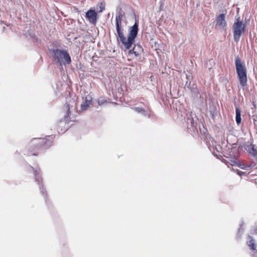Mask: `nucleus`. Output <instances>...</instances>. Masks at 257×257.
<instances>
[{
  "label": "nucleus",
  "mask_w": 257,
  "mask_h": 257,
  "mask_svg": "<svg viewBox=\"0 0 257 257\" xmlns=\"http://www.w3.org/2000/svg\"><path fill=\"white\" fill-rule=\"evenodd\" d=\"M121 14H119L115 17V25L117 33V41L118 43H121L125 49H130L135 42V39L136 38L138 32V24L137 22L135 23L131 28L128 37L126 38L123 32L122 26Z\"/></svg>",
  "instance_id": "f257e3e1"
},
{
  "label": "nucleus",
  "mask_w": 257,
  "mask_h": 257,
  "mask_svg": "<svg viewBox=\"0 0 257 257\" xmlns=\"http://www.w3.org/2000/svg\"><path fill=\"white\" fill-rule=\"evenodd\" d=\"M53 144V141L46 138H34L27 146V155L38 156L42 149L49 148Z\"/></svg>",
  "instance_id": "f03ea898"
},
{
  "label": "nucleus",
  "mask_w": 257,
  "mask_h": 257,
  "mask_svg": "<svg viewBox=\"0 0 257 257\" xmlns=\"http://www.w3.org/2000/svg\"><path fill=\"white\" fill-rule=\"evenodd\" d=\"M235 64L240 84L242 87H244L246 86L247 81V71L245 65L238 56L235 58Z\"/></svg>",
  "instance_id": "7ed1b4c3"
},
{
  "label": "nucleus",
  "mask_w": 257,
  "mask_h": 257,
  "mask_svg": "<svg viewBox=\"0 0 257 257\" xmlns=\"http://www.w3.org/2000/svg\"><path fill=\"white\" fill-rule=\"evenodd\" d=\"M53 57L54 59L59 63L60 66L62 64H70L71 62V59L69 53L64 50H60L58 49H54L52 51Z\"/></svg>",
  "instance_id": "20e7f679"
},
{
  "label": "nucleus",
  "mask_w": 257,
  "mask_h": 257,
  "mask_svg": "<svg viewBox=\"0 0 257 257\" xmlns=\"http://www.w3.org/2000/svg\"><path fill=\"white\" fill-rule=\"evenodd\" d=\"M245 24L240 20V17L235 18V21L232 26L234 40L236 42L239 41L240 38L245 31Z\"/></svg>",
  "instance_id": "39448f33"
},
{
  "label": "nucleus",
  "mask_w": 257,
  "mask_h": 257,
  "mask_svg": "<svg viewBox=\"0 0 257 257\" xmlns=\"http://www.w3.org/2000/svg\"><path fill=\"white\" fill-rule=\"evenodd\" d=\"M31 168L34 170V174L35 176V181L37 182L39 186V188L40 189H42L41 192L44 193V192L43 191V179L40 175V169H38V170H34V168L33 167H31Z\"/></svg>",
  "instance_id": "423d86ee"
},
{
  "label": "nucleus",
  "mask_w": 257,
  "mask_h": 257,
  "mask_svg": "<svg viewBox=\"0 0 257 257\" xmlns=\"http://www.w3.org/2000/svg\"><path fill=\"white\" fill-rule=\"evenodd\" d=\"M86 18L90 23L93 25L96 24L97 15L94 10H89L86 13Z\"/></svg>",
  "instance_id": "0eeeda50"
},
{
  "label": "nucleus",
  "mask_w": 257,
  "mask_h": 257,
  "mask_svg": "<svg viewBox=\"0 0 257 257\" xmlns=\"http://www.w3.org/2000/svg\"><path fill=\"white\" fill-rule=\"evenodd\" d=\"M227 25L225 20V15L223 14H220L216 18V26L221 27H225Z\"/></svg>",
  "instance_id": "6e6552de"
},
{
  "label": "nucleus",
  "mask_w": 257,
  "mask_h": 257,
  "mask_svg": "<svg viewBox=\"0 0 257 257\" xmlns=\"http://www.w3.org/2000/svg\"><path fill=\"white\" fill-rule=\"evenodd\" d=\"M247 152L253 156L257 155V150L254 148V146L251 144H247L245 147Z\"/></svg>",
  "instance_id": "1a4fd4ad"
},
{
  "label": "nucleus",
  "mask_w": 257,
  "mask_h": 257,
  "mask_svg": "<svg viewBox=\"0 0 257 257\" xmlns=\"http://www.w3.org/2000/svg\"><path fill=\"white\" fill-rule=\"evenodd\" d=\"M246 244L251 250H254L256 249V244L255 240L251 236H248V240L246 242Z\"/></svg>",
  "instance_id": "9d476101"
},
{
  "label": "nucleus",
  "mask_w": 257,
  "mask_h": 257,
  "mask_svg": "<svg viewBox=\"0 0 257 257\" xmlns=\"http://www.w3.org/2000/svg\"><path fill=\"white\" fill-rule=\"evenodd\" d=\"M235 112H236V116H235L236 122L237 124H239L241 121V111L238 106L236 107V108H235Z\"/></svg>",
  "instance_id": "9b49d317"
},
{
  "label": "nucleus",
  "mask_w": 257,
  "mask_h": 257,
  "mask_svg": "<svg viewBox=\"0 0 257 257\" xmlns=\"http://www.w3.org/2000/svg\"><path fill=\"white\" fill-rule=\"evenodd\" d=\"M137 47H136V46H135L133 48V49H131V50L129 51V52H128L129 54H134V55H135V56H136V57H137V56H139V55H140V51H141V50H142V49H141V48L139 46H138V48H139V51H138V50H137Z\"/></svg>",
  "instance_id": "f8f14e48"
},
{
  "label": "nucleus",
  "mask_w": 257,
  "mask_h": 257,
  "mask_svg": "<svg viewBox=\"0 0 257 257\" xmlns=\"http://www.w3.org/2000/svg\"><path fill=\"white\" fill-rule=\"evenodd\" d=\"M135 111L138 113H141L142 114H146V110L142 107H137L133 108Z\"/></svg>",
  "instance_id": "ddd939ff"
},
{
  "label": "nucleus",
  "mask_w": 257,
  "mask_h": 257,
  "mask_svg": "<svg viewBox=\"0 0 257 257\" xmlns=\"http://www.w3.org/2000/svg\"><path fill=\"white\" fill-rule=\"evenodd\" d=\"M97 102L99 105H101L104 104L105 103H106L107 101L106 100L104 97H101L98 99Z\"/></svg>",
  "instance_id": "4468645a"
},
{
  "label": "nucleus",
  "mask_w": 257,
  "mask_h": 257,
  "mask_svg": "<svg viewBox=\"0 0 257 257\" xmlns=\"http://www.w3.org/2000/svg\"><path fill=\"white\" fill-rule=\"evenodd\" d=\"M99 8L100 9V12H102L103 10H105V5L103 3H101L100 4Z\"/></svg>",
  "instance_id": "2eb2a0df"
},
{
  "label": "nucleus",
  "mask_w": 257,
  "mask_h": 257,
  "mask_svg": "<svg viewBox=\"0 0 257 257\" xmlns=\"http://www.w3.org/2000/svg\"><path fill=\"white\" fill-rule=\"evenodd\" d=\"M88 106L87 104H81V109L83 110H86Z\"/></svg>",
  "instance_id": "dca6fc26"
},
{
  "label": "nucleus",
  "mask_w": 257,
  "mask_h": 257,
  "mask_svg": "<svg viewBox=\"0 0 257 257\" xmlns=\"http://www.w3.org/2000/svg\"><path fill=\"white\" fill-rule=\"evenodd\" d=\"M67 107L68 108L67 115H69V114L70 113V107H69V104H67Z\"/></svg>",
  "instance_id": "f3484780"
}]
</instances>
